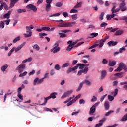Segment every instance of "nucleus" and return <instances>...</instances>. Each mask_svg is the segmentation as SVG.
Masks as SVG:
<instances>
[{"label":"nucleus","mask_w":127,"mask_h":127,"mask_svg":"<svg viewBox=\"0 0 127 127\" xmlns=\"http://www.w3.org/2000/svg\"><path fill=\"white\" fill-rule=\"evenodd\" d=\"M124 70L125 72L127 71V65L124 63H120L118 68L115 69V72H121L122 70Z\"/></svg>","instance_id":"obj_1"},{"label":"nucleus","mask_w":127,"mask_h":127,"mask_svg":"<svg viewBox=\"0 0 127 127\" xmlns=\"http://www.w3.org/2000/svg\"><path fill=\"white\" fill-rule=\"evenodd\" d=\"M56 95H57V92H53L50 94L49 96L45 97L44 99L45 100L43 104H41V106H45V105H46L47 103V100H49L50 99H55L56 98Z\"/></svg>","instance_id":"obj_2"},{"label":"nucleus","mask_w":127,"mask_h":127,"mask_svg":"<svg viewBox=\"0 0 127 127\" xmlns=\"http://www.w3.org/2000/svg\"><path fill=\"white\" fill-rule=\"evenodd\" d=\"M118 92H119V90L118 89V88H116L114 90V91H113L111 92V95H113V96H112L111 95H108V100H109L110 102H112V101H114V99H115V97H116V96L118 95Z\"/></svg>","instance_id":"obj_3"},{"label":"nucleus","mask_w":127,"mask_h":127,"mask_svg":"<svg viewBox=\"0 0 127 127\" xmlns=\"http://www.w3.org/2000/svg\"><path fill=\"white\" fill-rule=\"evenodd\" d=\"M99 105H100V102H97L91 106V107L90 108V111L89 112L90 116H92V115L96 112V108L97 107H98V106H99Z\"/></svg>","instance_id":"obj_4"},{"label":"nucleus","mask_w":127,"mask_h":127,"mask_svg":"<svg viewBox=\"0 0 127 127\" xmlns=\"http://www.w3.org/2000/svg\"><path fill=\"white\" fill-rule=\"evenodd\" d=\"M53 1V0H46V4H45L46 8L45 10L47 12L50 11L51 10V2Z\"/></svg>","instance_id":"obj_5"},{"label":"nucleus","mask_w":127,"mask_h":127,"mask_svg":"<svg viewBox=\"0 0 127 127\" xmlns=\"http://www.w3.org/2000/svg\"><path fill=\"white\" fill-rule=\"evenodd\" d=\"M34 28V27L32 25H30V26H26V29L27 30H29L30 32L29 33V34H24V35L25 37H30L32 35V32H31V29H33Z\"/></svg>","instance_id":"obj_6"},{"label":"nucleus","mask_w":127,"mask_h":127,"mask_svg":"<svg viewBox=\"0 0 127 127\" xmlns=\"http://www.w3.org/2000/svg\"><path fill=\"white\" fill-rule=\"evenodd\" d=\"M26 66V65L25 64H22L16 67V70L18 71L19 73H22L24 71Z\"/></svg>","instance_id":"obj_7"},{"label":"nucleus","mask_w":127,"mask_h":127,"mask_svg":"<svg viewBox=\"0 0 127 127\" xmlns=\"http://www.w3.org/2000/svg\"><path fill=\"white\" fill-rule=\"evenodd\" d=\"M26 7L28 9H31V10H32L34 12H37V7L32 4L27 5Z\"/></svg>","instance_id":"obj_8"},{"label":"nucleus","mask_w":127,"mask_h":127,"mask_svg":"<svg viewBox=\"0 0 127 127\" xmlns=\"http://www.w3.org/2000/svg\"><path fill=\"white\" fill-rule=\"evenodd\" d=\"M74 25H76V22L64 23V27H73Z\"/></svg>","instance_id":"obj_9"},{"label":"nucleus","mask_w":127,"mask_h":127,"mask_svg":"<svg viewBox=\"0 0 127 127\" xmlns=\"http://www.w3.org/2000/svg\"><path fill=\"white\" fill-rule=\"evenodd\" d=\"M73 93V90H69L64 93V94L61 97V99H65L67 98L68 96H70Z\"/></svg>","instance_id":"obj_10"},{"label":"nucleus","mask_w":127,"mask_h":127,"mask_svg":"<svg viewBox=\"0 0 127 127\" xmlns=\"http://www.w3.org/2000/svg\"><path fill=\"white\" fill-rule=\"evenodd\" d=\"M18 0H10L9 8H12L16 3L18 2Z\"/></svg>","instance_id":"obj_11"},{"label":"nucleus","mask_w":127,"mask_h":127,"mask_svg":"<svg viewBox=\"0 0 127 127\" xmlns=\"http://www.w3.org/2000/svg\"><path fill=\"white\" fill-rule=\"evenodd\" d=\"M78 68L77 67V65L74 66V67H70L66 71L67 74H70V73L73 72V71H75V70H77Z\"/></svg>","instance_id":"obj_12"},{"label":"nucleus","mask_w":127,"mask_h":127,"mask_svg":"<svg viewBox=\"0 0 127 127\" xmlns=\"http://www.w3.org/2000/svg\"><path fill=\"white\" fill-rule=\"evenodd\" d=\"M11 12H12V10L8 11V12L7 13L3 15V18H6L7 19H9L10 17V14H11Z\"/></svg>","instance_id":"obj_13"},{"label":"nucleus","mask_w":127,"mask_h":127,"mask_svg":"<svg viewBox=\"0 0 127 127\" xmlns=\"http://www.w3.org/2000/svg\"><path fill=\"white\" fill-rule=\"evenodd\" d=\"M104 107L106 111H108L110 109V102L109 101H106L104 102Z\"/></svg>","instance_id":"obj_14"},{"label":"nucleus","mask_w":127,"mask_h":127,"mask_svg":"<svg viewBox=\"0 0 127 127\" xmlns=\"http://www.w3.org/2000/svg\"><path fill=\"white\" fill-rule=\"evenodd\" d=\"M108 44L109 46H115L118 44V42L114 41H110L108 42Z\"/></svg>","instance_id":"obj_15"},{"label":"nucleus","mask_w":127,"mask_h":127,"mask_svg":"<svg viewBox=\"0 0 127 127\" xmlns=\"http://www.w3.org/2000/svg\"><path fill=\"white\" fill-rule=\"evenodd\" d=\"M107 76V71L106 70H102L101 71V79L104 80V78Z\"/></svg>","instance_id":"obj_16"},{"label":"nucleus","mask_w":127,"mask_h":127,"mask_svg":"<svg viewBox=\"0 0 127 127\" xmlns=\"http://www.w3.org/2000/svg\"><path fill=\"white\" fill-rule=\"evenodd\" d=\"M24 45H25V42L23 43L20 46H18L17 48L15 49V52H17L18 51H19V50H21V48H22Z\"/></svg>","instance_id":"obj_17"},{"label":"nucleus","mask_w":127,"mask_h":127,"mask_svg":"<svg viewBox=\"0 0 127 127\" xmlns=\"http://www.w3.org/2000/svg\"><path fill=\"white\" fill-rule=\"evenodd\" d=\"M116 64H117V62L116 61H109L108 66H110V67H113V66H115V65H116Z\"/></svg>","instance_id":"obj_18"},{"label":"nucleus","mask_w":127,"mask_h":127,"mask_svg":"<svg viewBox=\"0 0 127 127\" xmlns=\"http://www.w3.org/2000/svg\"><path fill=\"white\" fill-rule=\"evenodd\" d=\"M111 11L112 13H116V12H119V11H120V9L118 8L116 9V6H114L112 8Z\"/></svg>","instance_id":"obj_19"},{"label":"nucleus","mask_w":127,"mask_h":127,"mask_svg":"<svg viewBox=\"0 0 127 127\" xmlns=\"http://www.w3.org/2000/svg\"><path fill=\"white\" fill-rule=\"evenodd\" d=\"M104 42H106V39H101L99 40V48H101V47H103L104 46Z\"/></svg>","instance_id":"obj_20"},{"label":"nucleus","mask_w":127,"mask_h":127,"mask_svg":"<svg viewBox=\"0 0 127 127\" xmlns=\"http://www.w3.org/2000/svg\"><path fill=\"white\" fill-rule=\"evenodd\" d=\"M124 74H125V72H119L115 74V75L118 77V78H123L124 77Z\"/></svg>","instance_id":"obj_21"},{"label":"nucleus","mask_w":127,"mask_h":127,"mask_svg":"<svg viewBox=\"0 0 127 127\" xmlns=\"http://www.w3.org/2000/svg\"><path fill=\"white\" fill-rule=\"evenodd\" d=\"M123 33H124V31L121 30H118L117 31H116L114 35L116 36H118L119 35H122V34H123Z\"/></svg>","instance_id":"obj_22"},{"label":"nucleus","mask_w":127,"mask_h":127,"mask_svg":"<svg viewBox=\"0 0 127 127\" xmlns=\"http://www.w3.org/2000/svg\"><path fill=\"white\" fill-rule=\"evenodd\" d=\"M76 67L78 68H79V69H83L84 68V67H85V64H76Z\"/></svg>","instance_id":"obj_23"},{"label":"nucleus","mask_w":127,"mask_h":127,"mask_svg":"<svg viewBox=\"0 0 127 127\" xmlns=\"http://www.w3.org/2000/svg\"><path fill=\"white\" fill-rule=\"evenodd\" d=\"M8 67V65L7 64L4 65L1 67V71L2 72H5V70H6V69H7Z\"/></svg>","instance_id":"obj_24"},{"label":"nucleus","mask_w":127,"mask_h":127,"mask_svg":"<svg viewBox=\"0 0 127 127\" xmlns=\"http://www.w3.org/2000/svg\"><path fill=\"white\" fill-rule=\"evenodd\" d=\"M82 83V85H84V84H86V85H88V86H90L91 85V82L88 80H85L81 82Z\"/></svg>","instance_id":"obj_25"},{"label":"nucleus","mask_w":127,"mask_h":127,"mask_svg":"<svg viewBox=\"0 0 127 127\" xmlns=\"http://www.w3.org/2000/svg\"><path fill=\"white\" fill-rule=\"evenodd\" d=\"M125 5H126V3H125V2H124V1H123L122 3L120 4L118 9L121 10V8H122L123 7H125Z\"/></svg>","instance_id":"obj_26"},{"label":"nucleus","mask_w":127,"mask_h":127,"mask_svg":"<svg viewBox=\"0 0 127 127\" xmlns=\"http://www.w3.org/2000/svg\"><path fill=\"white\" fill-rule=\"evenodd\" d=\"M120 121L121 122H126V121H127V113L122 118Z\"/></svg>","instance_id":"obj_27"},{"label":"nucleus","mask_w":127,"mask_h":127,"mask_svg":"<svg viewBox=\"0 0 127 127\" xmlns=\"http://www.w3.org/2000/svg\"><path fill=\"white\" fill-rule=\"evenodd\" d=\"M33 48L35 49L37 51H38L39 49H40V47H39L37 44H35L33 46Z\"/></svg>","instance_id":"obj_28"},{"label":"nucleus","mask_w":127,"mask_h":127,"mask_svg":"<svg viewBox=\"0 0 127 127\" xmlns=\"http://www.w3.org/2000/svg\"><path fill=\"white\" fill-rule=\"evenodd\" d=\"M82 6V2H80L78 3H77L74 7V8L75 9H77V8H79Z\"/></svg>","instance_id":"obj_29"},{"label":"nucleus","mask_w":127,"mask_h":127,"mask_svg":"<svg viewBox=\"0 0 127 127\" xmlns=\"http://www.w3.org/2000/svg\"><path fill=\"white\" fill-rule=\"evenodd\" d=\"M99 35V34L98 33H92L91 34V36L89 37V38H94V37H97Z\"/></svg>","instance_id":"obj_30"},{"label":"nucleus","mask_w":127,"mask_h":127,"mask_svg":"<svg viewBox=\"0 0 127 127\" xmlns=\"http://www.w3.org/2000/svg\"><path fill=\"white\" fill-rule=\"evenodd\" d=\"M111 81H114L115 80H117V77H116V75L114 74H112L111 76L109 77Z\"/></svg>","instance_id":"obj_31"},{"label":"nucleus","mask_w":127,"mask_h":127,"mask_svg":"<svg viewBox=\"0 0 127 127\" xmlns=\"http://www.w3.org/2000/svg\"><path fill=\"white\" fill-rule=\"evenodd\" d=\"M59 34L60 35V37L61 38H64L65 37H67V35H66V34L65 33L63 34V33H59Z\"/></svg>","instance_id":"obj_32"},{"label":"nucleus","mask_w":127,"mask_h":127,"mask_svg":"<svg viewBox=\"0 0 127 127\" xmlns=\"http://www.w3.org/2000/svg\"><path fill=\"white\" fill-rule=\"evenodd\" d=\"M18 13H22L23 12H26V10L25 9H18L17 10Z\"/></svg>","instance_id":"obj_33"},{"label":"nucleus","mask_w":127,"mask_h":127,"mask_svg":"<svg viewBox=\"0 0 127 127\" xmlns=\"http://www.w3.org/2000/svg\"><path fill=\"white\" fill-rule=\"evenodd\" d=\"M2 5H3V7L4 6V8L5 9V10H8V9H9L8 8V6L7 5V4H6V3L5 2H3L2 3Z\"/></svg>","instance_id":"obj_34"},{"label":"nucleus","mask_w":127,"mask_h":127,"mask_svg":"<svg viewBox=\"0 0 127 127\" xmlns=\"http://www.w3.org/2000/svg\"><path fill=\"white\" fill-rule=\"evenodd\" d=\"M19 40H20V36H18L13 40V42L14 43H16V42H17V41H19Z\"/></svg>","instance_id":"obj_35"},{"label":"nucleus","mask_w":127,"mask_h":127,"mask_svg":"<svg viewBox=\"0 0 127 127\" xmlns=\"http://www.w3.org/2000/svg\"><path fill=\"white\" fill-rule=\"evenodd\" d=\"M71 17L73 20H77V19H78V15H77V14L72 15Z\"/></svg>","instance_id":"obj_36"},{"label":"nucleus","mask_w":127,"mask_h":127,"mask_svg":"<svg viewBox=\"0 0 127 127\" xmlns=\"http://www.w3.org/2000/svg\"><path fill=\"white\" fill-rule=\"evenodd\" d=\"M70 66V63H64L62 66V68H66V67H69Z\"/></svg>","instance_id":"obj_37"},{"label":"nucleus","mask_w":127,"mask_h":127,"mask_svg":"<svg viewBox=\"0 0 127 127\" xmlns=\"http://www.w3.org/2000/svg\"><path fill=\"white\" fill-rule=\"evenodd\" d=\"M14 50H15V47H13L12 49L8 53V56H10L11 54H12V52H13Z\"/></svg>","instance_id":"obj_38"},{"label":"nucleus","mask_w":127,"mask_h":127,"mask_svg":"<svg viewBox=\"0 0 127 127\" xmlns=\"http://www.w3.org/2000/svg\"><path fill=\"white\" fill-rule=\"evenodd\" d=\"M58 46H59V44H58V43H56L54 44V47L51 50L53 51V50H54V49H56L58 48Z\"/></svg>","instance_id":"obj_39"},{"label":"nucleus","mask_w":127,"mask_h":127,"mask_svg":"<svg viewBox=\"0 0 127 127\" xmlns=\"http://www.w3.org/2000/svg\"><path fill=\"white\" fill-rule=\"evenodd\" d=\"M105 15V13L104 12H101L100 15L99 16V19L100 20H103V19H104V16Z\"/></svg>","instance_id":"obj_40"},{"label":"nucleus","mask_w":127,"mask_h":127,"mask_svg":"<svg viewBox=\"0 0 127 127\" xmlns=\"http://www.w3.org/2000/svg\"><path fill=\"white\" fill-rule=\"evenodd\" d=\"M26 75H27V71H25L23 73H21L19 75V77L20 78H22V77H24V76H26Z\"/></svg>","instance_id":"obj_41"},{"label":"nucleus","mask_w":127,"mask_h":127,"mask_svg":"<svg viewBox=\"0 0 127 127\" xmlns=\"http://www.w3.org/2000/svg\"><path fill=\"white\" fill-rule=\"evenodd\" d=\"M83 83H80V84H79V86L78 87V89H76V92H79V91H80L81 89H82V88L83 87Z\"/></svg>","instance_id":"obj_42"},{"label":"nucleus","mask_w":127,"mask_h":127,"mask_svg":"<svg viewBox=\"0 0 127 127\" xmlns=\"http://www.w3.org/2000/svg\"><path fill=\"white\" fill-rule=\"evenodd\" d=\"M60 50V47H58L57 49H55L54 50H53V51H51L52 52H53V53H57V52H58V51H59Z\"/></svg>","instance_id":"obj_43"},{"label":"nucleus","mask_w":127,"mask_h":127,"mask_svg":"<svg viewBox=\"0 0 127 127\" xmlns=\"http://www.w3.org/2000/svg\"><path fill=\"white\" fill-rule=\"evenodd\" d=\"M81 71H82V73L87 74L88 71H89V68H88V67H85L84 69L81 70Z\"/></svg>","instance_id":"obj_44"},{"label":"nucleus","mask_w":127,"mask_h":127,"mask_svg":"<svg viewBox=\"0 0 127 127\" xmlns=\"http://www.w3.org/2000/svg\"><path fill=\"white\" fill-rule=\"evenodd\" d=\"M0 28H4V22L2 21L0 22Z\"/></svg>","instance_id":"obj_45"},{"label":"nucleus","mask_w":127,"mask_h":127,"mask_svg":"<svg viewBox=\"0 0 127 127\" xmlns=\"http://www.w3.org/2000/svg\"><path fill=\"white\" fill-rule=\"evenodd\" d=\"M72 48L73 46L70 44L67 47L66 50H67V51H71Z\"/></svg>","instance_id":"obj_46"},{"label":"nucleus","mask_w":127,"mask_h":127,"mask_svg":"<svg viewBox=\"0 0 127 127\" xmlns=\"http://www.w3.org/2000/svg\"><path fill=\"white\" fill-rule=\"evenodd\" d=\"M54 68L55 70H57V71H59V70L61 69V67H60V66H59V64H56Z\"/></svg>","instance_id":"obj_47"},{"label":"nucleus","mask_w":127,"mask_h":127,"mask_svg":"<svg viewBox=\"0 0 127 127\" xmlns=\"http://www.w3.org/2000/svg\"><path fill=\"white\" fill-rule=\"evenodd\" d=\"M63 5V4L62 2H57L56 3V6L57 7H61Z\"/></svg>","instance_id":"obj_48"},{"label":"nucleus","mask_w":127,"mask_h":127,"mask_svg":"<svg viewBox=\"0 0 127 127\" xmlns=\"http://www.w3.org/2000/svg\"><path fill=\"white\" fill-rule=\"evenodd\" d=\"M70 13H78V10L75 9H72L70 11Z\"/></svg>","instance_id":"obj_49"},{"label":"nucleus","mask_w":127,"mask_h":127,"mask_svg":"<svg viewBox=\"0 0 127 127\" xmlns=\"http://www.w3.org/2000/svg\"><path fill=\"white\" fill-rule=\"evenodd\" d=\"M42 30L44 31H49L50 30V28L47 27H42Z\"/></svg>","instance_id":"obj_50"},{"label":"nucleus","mask_w":127,"mask_h":127,"mask_svg":"<svg viewBox=\"0 0 127 127\" xmlns=\"http://www.w3.org/2000/svg\"><path fill=\"white\" fill-rule=\"evenodd\" d=\"M61 32H64V33H68V32H72V30L66 29L62 30Z\"/></svg>","instance_id":"obj_51"},{"label":"nucleus","mask_w":127,"mask_h":127,"mask_svg":"<svg viewBox=\"0 0 127 127\" xmlns=\"http://www.w3.org/2000/svg\"><path fill=\"white\" fill-rule=\"evenodd\" d=\"M60 16V13H57L50 16V17H57Z\"/></svg>","instance_id":"obj_52"},{"label":"nucleus","mask_w":127,"mask_h":127,"mask_svg":"<svg viewBox=\"0 0 127 127\" xmlns=\"http://www.w3.org/2000/svg\"><path fill=\"white\" fill-rule=\"evenodd\" d=\"M112 113H114V111L113 110H110L109 112H107L105 114L106 117H108V116H110Z\"/></svg>","instance_id":"obj_53"},{"label":"nucleus","mask_w":127,"mask_h":127,"mask_svg":"<svg viewBox=\"0 0 127 127\" xmlns=\"http://www.w3.org/2000/svg\"><path fill=\"white\" fill-rule=\"evenodd\" d=\"M39 78L38 77L36 78V79L34 80V85L35 86L36 84H38V81Z\"/></svg>","instance_id":"obj_54"},{"label":"nucleus","mask_w":127,"mask_h":127,"mask_svg":"<svg viewBox=\"0 0 127 127\" xmlns=\"http://www.w3.org/2000/svg\"><path fill=\"white\" fill-rule=\"evenodd\" d=\"M74 101H73V100H70L67 104V106L69 107L70 106H71V105H72L73 104H74Z\"/></svg>","instance_id":"obj_55"},{"label":"nucleus","mask_w":127,"mask_h":127,"mask_svg":"<svg viewBox=\"0 0 127 127\" xmlns=\"http://www.w3.org/2000/svg\"><path fill=\"white\" fill-rule=\"evenodd\" d=\"M96 1L101 5H103V4H104V1H103V0H96Z\"/></svg>","instance_id":"obj_56"},{"label":"nucleus","mask_w":127,"mask_h":127,"mask_svg":"<svg viewBox=\"0 0 127 127\" xmlns=\"http://www.w3.org/2000/svg\"><path fill=\"white\" fill-rule=\"evenodd\" d=\"M125 50L126 48L125 47H122L119 50V53H123V51H125Z\"/></svg>","instance_id":"obj_57"},{"label":"nucleus","mask_w":127,"mask_h":127,"mask_svg":"<svg viewBox=\"0 0 127 127\" xmlns=\"http://www.w3.org/2000/svg\"><path fill=\"white\" fill-rule=\"evenodd\" d=\"M97 46H99V44H95L91 46L89 48V49H93V48H95V47H97Z\"/></svg>","instance_id":"obj_58"},{"label":"nucleus","mask_w":127,"mask_h":127,"mask_svg":"<svg viewBox=\"0 0 127 127\" xmlns=\"http://www.w3.org/2000/svg\"><path fill=\"white\" fill-rule=\"evenodd\" d=\"M102 63L103 64H108V60H107L106 59H103L102 61Z\"/></svg>","instance_id":"obj_59"},{"label":"nucleus","mask_w":127,"mask_h":127,"mask_svg":"<svg viewBox=\"0 0 127 127\" xmlns=\"http://www.w3.org/2000/svg\"><path fill=\"white\" fill-rule=\"evenodd\" d=\"M108 94H105L104 95H103L101 98H100V102H103V101H104V99H105V98H106V97H107Z\"/></svg>","instance_id":"obj_60"},{"label":"nucleus","mask_w":127,"mask_h":127,"mask_svg":"<svg viewBox=\"0 0 127 127\" xmlns=\"http://www.w3.org/2000/svg\"><path fill=\"white\" fill-rule=\"evenodd\" d=\"M97 101V97L96 96H93L91 100V102H96Z\"/></svg>","instance_id":"obj_61"},{"label":"nucleus","mask_w":127,"mask_h":127,"mask_svg":"<svg viewBox=\"0 0 127 127\" xmlns=\"http://www.w3.org/2000/svg\"><path fill=\"white\" fill-rule=\"evenodd\" d=\"M85 100L84 99H80L79 100V103L80 104V105H82V104H85Z\"/></svg>","instance_id":"obj_62"},{"label":"nucleus","mask_w":127,"mask_h":127,"mask_svg":"<svg viewBox=\"0 0 127 127\" xmlns=\"http://www.w3.org/2000/svg\"><path fill=\"white\" fill-rule=\"evenodd\" d=\"M63 15H64V17H68V15H69V14H68V13L67 12H64L63 13Z\"/></svg>","instance_id":"obj_63"},{"label":"nucleus","mask_w":127,"mask_h":127,"mask_svg":"<svg viewBox=\"0 0 127 127\" xmlns=\"http://www.w3.org/2000/svg\"><path fill=\"white\" fill-rule=\"evenodd\" d=\"M102 126H103V123H100L96 124L95 127H102Z\"/></svg>","instance_id":"obj_64"}]
</instances>
